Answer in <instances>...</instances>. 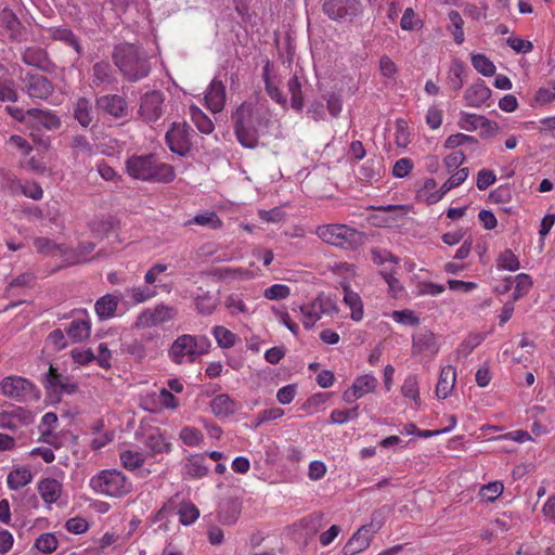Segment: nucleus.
Wrapping results in <instances>:
<instances>
[{
	"label": "nucleus",
	"mask_w": 555,
	"mask_h": 555,
	"mask_svg": "<svg viewBox=\"0 0 555 555\" xmlns=\"http://www.w3.org/2000/svg\"><path fill=\"white\" fill-rule=\"evenodd\" d=\"M127 173L135 179L154 183H170L176 178L173 166L160 162L156 155H132L126 160Z\"/></svg>",
	"instance_id": "f257e3e1"
},
{
	"label": "nucleus",
	"mask_w": 555,
	"mask_h": 555,
	"mask_svg": "<svg viewBox=\"0 0 555 555\" xmlns=\"http://www.w3.org/2000/svg\"><path fill=\"white\" fill-rule=\"evenodd\" d=\"M234 133L240 144L246 149H255L259 140V127L264 116L251 103H242L231 116Z\"/></svg>",
	"instance_id": "f03ea898"
},
{
	"label": "nucleus",
	"mask_w": 555,
	"mask_h": 555,
	"mask_svg": "<svg viewBox=\"0 0 555 555\" xmlns=\"http://www.w3.org/2000/svg\"><path fill=\"white\" fill-rule=\"evenodd\" d=\"M114 64L129 81H138L149 76L151 66L144 52L132 43H120L112 54Z\"/></svg>",
	"instance_id": "7ed1b4c3"
},
{
	"label": "nucleus",
	"mask_w": 555,
	"mask_h": 555,
	"mask_svg": "<svg viewBox=\"0 0 555 555\" xmlns=\"http://www.w3.org/2000/svg\"><path fill=\"white\" fill-rule=\"evenodd\" d=\"M211 349L206 335H179L168 349L169 360L177 365H192Z\"/></svg>",
	"instance_id": "20e7f679"
},
{
	"label": "nucleus",
	"mask_w": 555,
	"mask_h": 555,
	"mask_svg": "<svg viewBox=\"0 0 555 555\" xmlns=\"http://www.w3.org/2000/svg\"><path fill=\"white\" fill-rule=\"evenodd\" d=\"M93 492L108 498L120 499L132 491V481L116 468L103 469L89 481Z\"/></svg>",
	"instance_id": "39448f33"
},
{
	"label": "nucleus",
	"mask_w": 555,
	"mask_h": 555,
	"mask_svg": "<svg viewBox=\"0 0 555 555\" xmlns=\"http://www.w3.org/2000/svg\"><path fill=\"white\" fill-rule=\"evenodd\" d=\"M0 395L20 403L36 402L40 399L37 386L23 376L10 375L0 382Z\"/></svg>",
	"instance_id": "423d86ee"
},
{
	"label": "nucleus",
	"mask_w": 555,
	"mask_h": 555,
	"mask_svg": "<svg viewBox=\"0 0 555 555\" xmlns=\"http://www.w3.org/2000/svg\"><path fill=\"white\" fill-rule=\"evenodd\" d=\"M315 234L324 243L346 249L356 247L361 240L359 231L341 223L319 225Z\"/></svg>",
	"instance_id": "0eeeda50"
},
{
	"label": "nucleus",
	"mask_w": 555,
	"mask_h": 555,
	"mask_svg": "<svg viewBox=\"0 0 555 555\" xmlns=\"http://www.w3.org/2000/svg\"><path fill=\"white\" fill-rule=\"evenodd\" d=\"M298 309L306 330H311L323 317H333L338 313L336 301L324 293L318 294L315 298L300 305Z\"/></svg>",
	"instance_id": "6e6552de"
},
{
	"label": "nucleus",
	"mask_w": 555,
	"mask_h": 555,
	"mask_svg": "<svg viewBox=\"0 0 555 555\" xmlns=\"http://www.w3.org/2000/svg\"><path fill=\"white\" fill-rule=\"evenodd\" d=\"M323 13L337 23H353L364 10L363 0H324Z\"/></svg>",
	"instance_id": "1a4fd4ad"
},
{
	"label": "nucleus",
	"mask_w": 555,
	"mask_h": 555,
	"mask_svg": "<svg viewBox=\"0 0 555 555\" xmlns=\"http://www.w3.org/2000/svg\"><path fill=\"white\" fill-rule=\"evenodd\" d=\"M164 101L165 95L160 91H150L144 93L140 99V106L138 111L140 118L147 124L158 120L164 113Z\"/></svg>",
	"instance_id": "9d476101"
},
{
	"label": "nucleus",
	"mask_w": 555,
	"mask_h": 555,
	"mask_svg": "<svg viewBox=\"0 0 555 555\" xmlns=\"http://www.w3.org/2000/svg\"><path fill=\"white\" fill-rule=\"evenodd\" d=\"M192 129L185 122H173L166 133V142L172 153L184 156L191 149Z\"/></svg>",
	"instance_id": "9b49d317"
},
{
	"label": "nucleus",
	"mask_w": 555,
	"mask_h": 555,
	"mask_svg": "<svg viewBox=\"0 0 555 555\" xmlns=\"http://www.w3.org/2000/svg\"><path fill=\"white\" fill-rule=\"evenodd\" d=\"M96 108L105 115L115 119L126 118L129 113V105L124 95L104 94L95 100Z\"/></svg>",
	"instance_id": "f8f14e48"
},
{
	"label": "nucleus",
	"mask_w": 555,
	"mask_h": 555,
	"mask_svg": "<svg viewBox=\"0 0 555 555\" xmlns=\"http://www.w3.org/2000/svg\"><path fill=\"white\" fill-rule=\"evenodd\" d=\"M440 346L436 335L427 330L421 328L412 337V353L433 359L439 352Z\"/></svg>",
	"instance_id": "ddd939ff"
},
{
	"label": "nucleus",
	"mask_w": 555,
	"mask_h": 555,
	"mask_svg": "<svg viewBox=\"0 0 555 555\" xmlns=\"http://www.w3.org/2000/svg\"><path fill=\"white\" fill-rule=\"evenodd\" d=\"M177 314L173 307L159 304L154 309H146L140 313L137 325L142 327H153L172 320Z\"/></svg>",
	"instance_id": "4468645a"
},
{
	"label": "nucleus",
	"mask_w": 555,
	"mask_h": 555,
	"mask_svg": "<svg viewBox=\"0 0 555 555\" xmlns=\"http://www.w3.org/2000/svg\"><path fill=\"white\" fill-rule=\"evenodd\" d=\"M377 385V378L371 374L358 376L352 385L344 391L343 399L347 403H353L365 395L374 392Z\"/></svg>",
	"instance_id": "2eb2a0df"
},
{
	"label": "nucleus",
	"mask_w": 555,
	"mask_h": 555,
	"mask_svg": "<svg viewBox=\"0 0 555 555\" xmlns=\"http://www.w3.org/2000/svg\"><path fill=\"white\" fill-rule=\"evenodd\" d=\"M67 337L73 343L88 339L91 334V319L86 310L78 311L66 328Z\"/></svg>",
	"instance_id": "dca6fc26"
},
{
	"label": "nucleus",
	"mask_w": 555,
	"mask_h": 555,
	"mask_svg": "<svg viewBox=\"0 0 555 555\" xmlns=\"http://www.w3.org/2000/svg\"><path fill=\"white\" fill-rule=\"evenodd\" d=\"M24 81L26 82L27 94L33 99L46 100L54 91L52 82L44 76L37 74H26Z\"/></svg>",
	"instance_id": "f3484780"
},
{
	"label": "nucleus",
	"mask_w": 555,
	"mask_h": 555,
	"mask_svg": "<svg viewBox=\"0 0 555 555\" xmlns=\"http://www.w3.org/2000/svg\"><path fill=\"white\" fill-rule=\"evenodd\" d=\"M46 386L54 392L67 395L75 393L78 389L75 383H72L67 376L60 374L53 365L49 367Z\"/></svg>",
	"instance_id": "a211bd4d"
},
{
	"label": "nucleus",
	"mask_w": 555,
	"mask_h": 555,
	"mask_svg": "<svg viewBox=\"0 0 555 555\" xmlns=\"http://www.w3.org/2000/svg\"><path fill=\"white\" fill-rule=\"evenodd\" d=\"M205 102L214 114L220 113L225 105V87L221 80L212 79L205 94Z\"/></svg>",
	"instance_id": "6ab92c4d"
},
{
	"label": "nucleus",
	"mask_w": 555,
	"mask_h": 555,
	"mask_svg": "<svg viewBox=\"0 0 555 555\" xmlns=\"http://www.w3.org/2000/svg\"><path fill=\"white\" fill-rule=\"evenodd\" d=\"M372 541V534L369 533L367 526H362L348 540L343 548L344 555H356L365 551Z\"/></svg>",
	"instance_id": "aec40b11"
},
{
	"label": "nucleus",
	"mask_w": 555,
	"mask_h": 555,
	"mask_svg": "<svg viewBox=\"0 0 555 555\" xmlns=\"http://www.w3.org/2000/svg\"><path fill=\"white\" fill-rule=\"evenodd\" d=\"M237 409L238 404L236 401L227 393H220L210 401V410L212 414L220 420L232 416Z\"/></svg>",
	"instance_id": "412c9836"
},
{
	"label": "nucleus",
	"mask_w": 555,
	"mask_h": 555,
	"mask_svg": "<svg viewBox=\"0 0 555 555\" xmlns=\"http://www.w3.org/2000/svg\"><path fill=\"white\" fill-rule=\"evenodd\" d=\"M208 472L209 466L206 464L205 454H192L186 459L183 465V474L188 479H201L205 477Z\"/></svg>",
	"instance_id": "4be33fe9"
},
{
	"label": "nucleus",
	"mask_w": 555,
	"mask_h": 555,
	"mask_svg": "<svg viewBox=\"0 0 555 555\" xmlns=\"http://www.w3.org/2000/svg\"><path fill=\"white\" fill-rule=\"evenodd\" d=\"M491 96V90L483 81H478L466 89L464 100L467 106L480 107Z\"/></svg>",
	"instance_id": "5701e85b"
},
{
	"label": "nucleus",
	"mask_w": 555,
	"mask_h": 555,
	"mask_svg": "<svg viewBox=\"0 0 555 555\" xmlns=\"http://www.w3.org/2000/svg\"><path fill=\"white\" fill-rule=\"evenodd\" d=\"M22 61L26 65L37 67L41 70H49L51 65L47 51L39 47H27L22 52Z\"/></svg>",
	"instance_id": "b1692460"
},
{
	"label": "nucleus",
	"mask_w": 555,
	"mask_h": 555,
	"mask_svg": "<svg viewBox=\"0 0 555 555\" xmlns=\"http://www.w3.org/2000/svg\"><path fill=\"white\" fill-rule=\"evenodd\" d=\"M456 380V371L452 365H446L441 369L439 379L436 386V396L438 399H446L454 388Z\"/></svg>",
	"instance_id": "393cba45"
},
{
	"label": "nucleus",
	"mask_w": 555,
	"mask_h": 555,
	"mask_svg": "<svg viewBox=\"0 0 555 555\" xmlns=\"http://www.w3.org/2000/svg\"><path fill=\"white\" fill-rule=\"evenodd\" d=\"M62 483L53 478H44L38 483V491L47 504L57 502L62 494Z\"/></svg>",
	"instance_id": "a878e982"
},
{
	"label": "nucleus",
	"mask_w": 555,
	"mask_h": 555,
	"mask_svg": "<svg viewBox=\"0 0 555 555\" xmlns=\"http://www.w3.org/2000/svg\"><path fill=\"white\" fill-rule=\"evenodd\" d=\"M118 305V296L106 294L96 300L94 310L99 319L106 320L113 318L116 314Z\"/></svg>",
	"instance_id": "bb28decb"
},
{
	"label": "nucleus",
	"mask_w": 555,
	"mask_h": 555,
	"mask_svg": "<svg viewBox=\"0 0 555 555\" xmlns=\"http://www.w3.org/2000/svg\"><path fill=\"white\" fill-rule=\"evenodd\" d=\"M95 248V244L92 242H81L77 248H69L67 254L64 256V261L67 264L82 263L90 260V255Z\"/></svg>",
	"instance_id": "cd10ccee"
},
{
	"label": "nucleus",
	"mask_w": 555,
	"mask_h": 555,
	"mask_svg": "<svg viewBox=\"0 0 555 555\" xmlns=\"http://www.w3.org/2000/svg\"><path fill=\"white\" fill-rule=\"evenodd\" d=\"M1 25L10 31V39L12 41L22 40V23L16 14L10 9H3L0 13Z\"/></svg>",
	"instance_id": "c85d7f7f"
},
{
	"label": "nucleus",
	"mask_w": 555,
	"mask_h": 555,
	"mask_svg": "<svg viewBox=\"0 0 555 555\" xmlns=\"http://www.w3.org/2000/svg\"><path fill=\"white\" fill-rule=\"evenodd\" d=\"M74 118L83 128H88L93 121V106L89 99L79 98L74 106Z\"/></svg>",
	"instance_id": "c756f323"
},
{
	"label": "nucleus",
	"mask_w": 555,
	"mask_h": 555,
	"mask_svg": "<svg viewBox=\"0 0 555 555\" xmlns=\"http://www.w3.org/2000/svg\"><path fill=\"white\" fill-rule=\"evenodd\" d=\"M144 444L151 456L169 453L171 450L170 443L166 441V438L158 430L152 431L146 437Z\"/></svg>",
	"instance_id": "7c9ffc66"
},
{
	"label": "nucleus",
	"mask_w": 555,
	"mask_h": 555,
	"mask_svg": "<svg viewBox=\"0 0 555 555\" xmlns=\"http://www.w3.org/2000/svg\"><path fill=\"white\" fill-rule=\"evenodd\" d=\"M437 182L433 178H426L422 186L416 191V198L418 202L427 205H434L440 201V195H437Z\"/></svg>",
	"instance_id": "2f4dec72"
},
{
	"label": "nucleus",
	"mask_w": 555,
	"mask_h": 555,
	"mask_svg": "<svg viewBox=\"0 0 555 555\" xmlns=\"http://www.w3.org/2000/svg\"><path fill=\"white\" fill-rule=\"evenodd\" d=\"M115 77L111 64L107 61L96 62L92 67V82L94 86L113 83Z\"/></svg>",
	"instance_id": "473e14b6"
},
{
	"label": "nucleus",
	"mask_w": 555,
	"mask_h": 555,
	"mask_svg": "<svg viewBox=\"0 0 555 555\" xmlns=\"http://www.w3.org/2000/svg\"><path fill=\"white\" fill-rule=\"evenodd\" d=\"M34 246L37 251L43 255L50 256H64L67 254L68 247L65 245H60L54 243L53 241L47 237H36L34 240Z\"/></svg>",
	"instance_id": "72a5a7b5"
},
{
	"label": "nucleus",
	"mask_w": 555,
	"mask_h": 555,
	"mask_svg": "<svg viewBox=\"0 0 555 555\" xmlns=\"http://www.w3.org/2000/svg\"><path fill=\"white\" fill-rule=\"evenodd\" d=\"M28 117L49 130L57 129L61 126L60 118L50 111L30 108L28 109Z\"/></svg>",
	"instance_id": "f704fd0d"
},
{
	"label": "nucleus",
	"mask_w": 555,
	"mask_h": 555,
	"mask_svg": "<svg viewBox=\"0 0 555 555\" xmlns=\"http://www.w3.org/2000/svg\"><path fill=\"white\" fill-rule=\"evenodd\" d=\"M33 480L31 472L27 467H18L8 475V487L12 490H20Z\"/></svg>",
	"instance_id": "c9c22d12"
},
{
	"label": "nucleus",
	"mask_w": 555,
	"mask_h": 555,
	"mask_svg": "<svg viewBox=\"0 0 555 555\" xmlns=\"http://www.w3.org/2000/svg\"><path fill=\"white\" fill-rule=\"evenodd\" d=\"M344 301L351 310L350 318L353 321H361L363 319V304L359 294L349 287H344Z\"/></svg>",
	"instance_id": "e433bc0d"
},
{
	"label": "nucleus",
	"mask_w": 555,
	"mask_h": 555,
	"mask_svg": "<svg viewBox=\"0 0 555 555\" xmlns=\"http://www.w3.org/2000/svg\"><path fill=\"white\" fill-rule=\"evenodd\" d=\"M50 37L53 40L62 41L65 44L73 47L75 51L80 54L81 53V46L77 39V37L74 35V33L66 27H54L49 29Z\"/></svg>",
	"instance_id": "4c0bfd02"
},
{
	"label": "nucleus",
	"mask_w": 555,
	"mask_h": 555,
	"mask_svg": "<svg viewBox=\"0 0 555 555\" xmlns=\"http://www.w3.org/2000/svg\"><path fill=\"white\" fill-rule=\"evenodd\" d=\"M211 334L217 341V345L222 349H230L235 346L238 337L235 333L228 330L222 325H216L211 328Z\"/></svg>",
	"instance_id": "58836bf2"
},
{
	"label": "nucleus",
	"mask_w": 555,
	"mask_h": 555,
	"mask_svg": "<svg viewBox=\"0 0 555 555\" xmlns=\"http://www.w3.org/2000/svg\"><path fill=\"white\" fill-rule=\"evenodd\" d=\"M191 120L196 126L199 132L210 134L215 130L212 120L198 107H190Z\"/></svg>",
	"instance_id": "ea45409f"
},
{
	"label": "nucleus",
	"mask_w": 555,
	"mask_h": 555,
	"mask_svg": "<svg viewBox=\"0 0 555 555\" xmlns=\"http://www.w3.org/2000/svg\"><path fill=\"white\" fill-rule=\"evenodd\" d=\"M489 120L481 115L462 112L459 119V127L466 131H475L478 128L485 127Z\"/></svg>",
	"instance_id": "a19ab883"
},
{
	"label": "nucleus",
	"mask_w": 555,
	"mask_h": 555,
	"mask_svg": "<svg viewBox=\"0 0 555 555\" xmlns=\"http://www.w3.org/2000/svg\"><path fill=\"white\" fill-rule=\"evenodd\" d=\"M191 224L207 227L209 229L217 230L222 227V221L215 211H208L202 215H196L194 218L185 222V225Z\"/></svg>",
	"instance_id": "79ce46f5"
},
{
	"label": "nucleus",
	"mask_w": 555,
	"mask_h": 555,
	"mask_svg": "<svg viewBox=\"0 0 555 555\" xmlns=\"http://www.w3.org/2000/svg\"><path fill=\"white\" fill-rule=\"evenodd\" d=\"M325 525L324 514L321 512L312 513L300 519V527L307 534H315Z\"/></svg>",
	"instance_id": "37998d69"
},
{
	"label": "nucleus",
	"mask_w": 555,
	"mask_h": 555,
	"mask_svg": "<svg viewBox=\"0 0 555 555\" xmlns=\"http://www.w3.org/2000/svg\"><path fill=\"white\" fill-rule=\"evenodd\" d=\"M401 393L403 397L413 400L415 404H421L418 379L416 375L411 374L404 378L401 386Z\"/></svg>",
	"instance_id": "c03bdc74"
},
{
	"label": "nucleus",
	"mask_w": 555,
	"mask_h": 555,
	"mask_svg": "<svg viewBox=\"0 0 555 555\" xmlns=\"http://www.w3.org/2000/svg\"><path fill=\"white\" fill-rule=\"evenodd\" d=\"M121 464L128 470H134L143 465L145 455L137 450H125L119 455Z\"/></svg>",
	"instance_id": "a18cd8bd"
},
{
	"label": "nucleus",
	"mask_w": 555,
	"mask_h": 555,
	"mask_svg": "<svg viewBox=\"0 0 555 555\" xmlns=\"http://www.w3.org/2000/svg\"><path fill=\"white\" fill-rule=\"evenodd\" d=\"M532 279L529 274L519 273L515 276V287L512 294L513 302L526 296L532 287Z\"/></svg>",
	"instance_id": "49530a36"
},
{
	"label": "nucleus",
	"mask_w": 555,
	"mask_h": 555,
	"mask_svg": "<svg viewBox=\"0 0 555 555\" xmlns=\"http://www.w3.org/2000/svg\"><path fill=\"white\" fill-rule=\"evenodd\" d=\"M287 90L291 93L292 107L301 111L304 107V96L301 92V82L298 77L294 75L287 82Z\"/></svg>",
	"instance_id": "de8ad7c7"
},
{
	"label": "nucleus",
	"mask_w": 555,
	"mask_h": 555,
	"mask_svg": "<svg viewBox=\"0 0 555 555\" xmlns=\"http://www.w3.org/2000/svg\"><path fill=\"white\" fill-rule=\"evenodd\" d=\"M34 547L42 554H51L57 550L59 540L51 532L42 533L35 540Z\"/></svg>",
	"instance_id": "09e8293b"
},
{
	"label": "nucleus",
	"mask_w": 555,
	"mask_h": 555,
	"mask_svg": "<svg viewBox=\"0 0 555 555\" xmlns=\"http://www.w3.org/2000/svg\"><path fill=\"white\" fill-rule=\"evenodd\" d=\"M424 26L423 20L412 8H406L400 21V27L406 31L420 30Z\"/></svg>",
	"instance_id": "8fccbe9b"
},
{
	"label": "nucleus",
	"mask_w": 555,
	"mask_h": 555,
	"mask_svg": "<svg viewBox=\"0 0 555 555\" xmlns=\"http://www.w3.org/2000/svg\"><path fill=\"white\" fill-rule=\"evenodd\" d=\"M179 521L184 526H190L199 517V509L192 502L181 503L179 509Z\"/></svg>",
	"instance_id": "3c124183"
},
{
	"label": "nucleus",
	"mask_w": 555,
	"mask_h": 555,
	"mask_svg": "<svg viewBox=\"0 0 555 555\" xmlns=\"http://www.w3.org/2000/svg\"><path fill=\"white\" fill-rule=\"evenodd\" d=\"M410 131L408 121L399 118L395 124V143L400 149H405L410 142Z\"/></svg>",
	"instance_id": "603ef678"
},
{
	"label": "nucleus",
	"mask_w": 555,
	"mask_h": 555,
	"mask_svg": "<svg viewBox=\"0 0 555 555\" xmlns=\"http://www.w3.org/2000/svg\"><path fill=\"white\" fill-rule=\"evenodd\" d=\"M372 260L377 266H386L389 264V270H395L399 263V260L396 256H393L389 250L373 248L372 251Z\"/></svg>",
	"instance_id": "864d4df0"
},
{
	"label": "nucleus",
	"mask_w": 555,
	"mask_h": 555,
	"mask_svg": "<svg viewBox=\"0 0 555 555\" xmlns=\"http://www.w3.org/2000/svg\"><path fill=\"white\" fill-rule=\"evenodd\" d=\"M448 16H449V20L451 23V26L449 29L451 30V33L453 35V39L457 44H462L465 39L464 30H463L464 21H463L461 14L455 10L450 11Z\"/></svg>",
	"instance_id": "5fc2aeb1"
},
{
	"label": "nucleus",
	"mask_w": 555,
	"mask_h": 555,
	"mask_svg": "<svg viewBox=\"0 0 555 555\" xmlns=\"http://www.w3.org/2000/svg\"><path fill=\"white\" fill-rule=\"evenodd\" d=\"M180 439L188 447H198L204 441L203 433L192 426H185L180 430Z\"/></svg>",
	"instance_id": "6e6d98bb"
},
{
	"label": "nucleus",
	"mask_w": 555,
	"mask_h": 555,
	"mask_svg": "<svg viewBox=\"0 0 555 555\" xmlns=\"http://www.w3.org/2000/svg\"><path fill=\"white\" fill-rule=\"evenodd\" d=\"M472 64L474 68L486 77H490L495 73V65L483 54H473Z\"/></svg>",
	"instance_id": "4d7b16f0"
},
{
	"label": "nucleus",
	"mask_w": 555,
	"mask_h": 555,
	"mask_svg": "<svg viewBox=\"0 0 555 555\" xmlns=\"http://www.w3.org/2000/svg\"><path fill=\"white\" fill-rule=\"evenodd\" d=\"M126 294L130 296L132 304L139 305L152 299L157 293L149 286H138L127 289Z\"/></svg>",
	"instance_id": "13d9d810"
},
{
	"label": "nucleus",
	"mask_w": 555,
	"mask_h": 555,
	"mask_svg": "<svg viewBox=\"0 0 555 555\" xmlns=\"http://www.w3.org/2000/svg\"><path fill=\"white\" fill-rule=\"evenodd\" d=\"M263 81H264L266 92L268 93V95L276 103H279L281 105H285L286 101H287L286 96L283 94V92L280 90V88L271 81V79L269 77V73H268V65L264 67V70H263Z\"/></svg>",
	"instance_id": "bf43d9fd"
},
{
	"label": "nucleus",
	"mask_w": 555,
	"mask_h": 555,
	"mask_svg": "<svg viewBox=\"0 0 555 555\" xmlns=\"http://www.w3.org/2000/svg\"><path fill=\"white\" fill-rule=\"evenodd\" d=\"M359 406H354L348 410H333L330 415V422L332 424H345L348 421L357 420L359 416Z\"/></svg>",
	"instance_id": "052dcab7"
},
{
	"label": "nucleus",
	"mask_w": 555,
	"mask_h": 555,
	"mask_svg": "<svg viewBox=\"0 0 555 555\" xmlns=\"http://www.w3.org/2000/svg\"><path fill=\"white\" fill-rule=\"evenodd\" d=\"M504 486L502 482H489L481 487L479 495L485 502H493L502 494Z\"/></svg>",
	"instance_id": "680f3d73"
},
{
	"label": "nucleus",
	"mask_w": 555,
	"mask_h": 555,
	"mask_svg": "<svg viewBox=\"0 0 555 555\" xmlns=\"http://www.w3.org/2000/svg\"><path fill=\"white\" fill-rule=\"evenodd\" d=\"M195 307L198 313L208 315L215 311L217 301L215 297L207 292L196 297Z\"/></svg>",
	"instance_id": "e2e57ef3"
},
{
	"label": "nucleus",
	"mask_w": 555,
	"mask_h": 555,
	"mask_svg": "<svg viewBox=\"0 0 555 555\" xmlns=\"http://www.w3.org/2000/svg\"><path fill=\"white\" fill-rule=\"evenodd\" d=\"M465 144L477 145L478 140L475 137L468 134L455 133L447 138L444 142V147L453 150Z\"/></svg>",
	"instance_id": "0e129e2a"
},
{
	"label": "nucleus",
	"mask_w": 555,
	"mask_h": 555,
	"mask_svg": "<svg viewBox=\"0 0 555 555\" xmlns=\"http://www.w3.org/2000/svg\"><path fill=\"white\" fill-rule=\"evenodd\" d=\"M519 260L511 249L504 250L498 259L499 269L516 271L519 269Z\"/></svg>",
	"instance_id": "69168bd1"
},
{
	"label": "nucleus",
	"mask_w": 555,
	"mask_h": 555,
	"mask_svg": "<svg viewBox=\"0 0 555 555\" xmlns=\"http://www.w3.org/2000/svg\"><path fill=\"white\" fill-rule=\"evenodd\" d=\"M289 295L291 288L285 284H273L263 292V296L268 300L286 299Z\"/></svg>",
	"instance_id": "338daca9"
},
{
	"label": "nucleus",
	"mask_w": 555,
	"mask_h": 555,
	"mask_svg": "<svg viewBox=\"0 0 555 555\" xmlns=\"http://www.w3.org/2000/svg\"><path fill=\"white\" fill-rule=\"evenodd\" d=\"M390 317L395 322L403 325H417L420 323V318L414 311L409 309L395 310L391 312Z\"/></svg>",
	"instance_id": "774afa93"
}]
</instances>
